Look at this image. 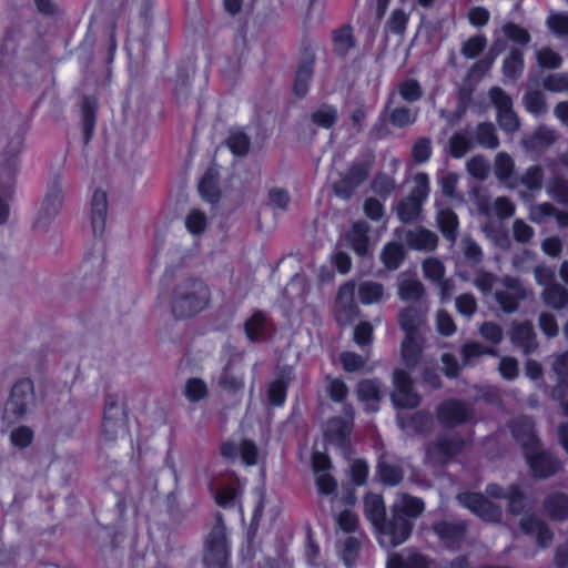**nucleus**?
<instances>
[{"instance_id":"obj_1","label":"nucleus","mask_w":568,"mask_h":568,"mask_svg":"<svg viewBox=\"0 0 568 568\" xmlns=\"http://www.w3.org/2000/svg\"><path fill=\"white\" fill-rule=\"evenodd\" d=\"M424 321V315L414 307H407L399 314V324L405 332V339L402 343V363L408 371L417 367L423 368V379L434 388L440 386V378L436 372L429 371L422 351V338L418 332Z\"/></svg>"},{"instance_id":"obj_2","label":"nucleus","mask_w":568,"mask_h":568,"mask_svg":"<svg viewBox=\"0 0 568 568\" xmlns=\"http://www.w3.org/2000/svg\"><path fill=\"white\" fill-rule=\"evenodd\" d=\"M425 508L420 498L399 494L393 504V519L381 530L378 542L383 548H394L410 536L412 518L418 517Z\"/></svg>"},{"instance_id":"obj_3","label":"nucleus","mask_w":568,"mask_h":568,"mask_svg":"<svg viewBox=\"0 0 568 568\" xmlns=\"http://www.w3.org/2000/svg\"><path fill=\"white\" fill-rule=\"evenodd\" d=\"M511 433L523 446L527 463L536 477H547L557 470L558 460L550 453L540 449L534 423L529 417L524 416L514 420Z\"/></svg>"},{"instance_id":"obj_4","label":"nucleus","mask_w":568,"mask_h":568,"mask_svg":"<svg viewBox=\"0 0 568 568\" xmlns=\"http://www.w3.org/2000/svg\"><path fill=\"white\" fill-rule=\"evenodd\" d=\"M209 302L206 284L200 278H185L174 288L170 306L176 318H186L202 312Z\"/></svg>"},{"instance_id":"obj_5","label":"nucleus","mask_w":568,"mask_h":568,"mask_svg":"<svg viewBox=\"0 0 568 568\" xmlns=\"http://www.w3.org/2000/svg\"><path fill=\"white\" fill-rule=\"evenodd\" d=\"M497 282L501 284L503 288L496 290V302L504 312H515L519 302L526 297V290L518 278L505 276L498 280L494 274L480 271L476 275L474 284L484 295H488Z\"/></svg>"},{"instance_id":"obj_6","label":"nucleus","mask_w":568,"mask_h":568,"mask_svg":"<svg viewBox=\"0 0 568 568\" xmlns=\"http://www.w3.org/2000/svg\"><path fill=\"white\" fill-rule=\"evenodd\" d=\"M22 141L20 138L12 141L10 149L2 155L0 161L3 176L0 180V225L9 219V202L13 195V178L17 166V156L21 150Z\"/></svg>"},{"instance_id":"obj_7","label":"nucleus","mask_w":568,"mask_h":568,"mask_svg":"<svg viewBox=\"0 0 568 568\" xmlns=\"http://www.w3.org/2000/svg\"><path fill=\"white\" fill-rule=\"evenodd\" d=\"M227 558L225 527L219 520L206 537L203 560L207 568H227Z\"/></svg>"},{"instance_id":"obj_8","label":"nucleus","mask_w":568,"mask_h":568,"mask_svg":"<svg viewBox=\"0 0 568 568\" xmlns=\"http://www.w3.org/2000/svg\"><path fill=\"white\" fill-rule=\"evenodd\" d=\"M354 409L349 405L343 408L342 417L329 419L324 428V436L328 444L336 446L346 454L349 449V434L353 427Z\"/></svg>"},{"instance_id":"obj_9","label":"nucleus","mask_w":568,"mask_h":568,"mask_svg":"<svg viewBox=\"0 0 568 568\" xmlns=\"http://www.w3.org/2000/svg\"><path fill=\"white\" fill-rule=\"evenodd\" d=\"M33 399V384L28 378L18 381L12 389L10 397L4 406L3 420L8 424L14 423L22 417L29 404Z\"/></svg>"},{"instance_id":"obj_10","label":"nucleus","mask_w":568,"mask_h":568,"mask_svg":"<svg viewBox=\"0 0 568 568\" xmlns=\"http://www.w3.org/2000/svg\"><path fill=\"white\" fill-rule=\"evenodd\" d=\"M489 98L497 110V121L501 130L513 133L519 128V120L513 110V101L500 88H493Z\"/></svg>"},{"instance_id":"obj_11","label":"nucleus","mask_w":568,"mask_h":568,"mask_svg":"<svg viewBox=\"0 0 568 568\" xmlns=\"http://www.w3.org/2000/svg\"><path fill=\"white\" fill-rule=\"evenodd\" d=\"M393 383L392 402L397 408H414L419 404V396L413 389L408 372L396 368L393 375Z\"/></svg>"},{"instance_id":"obj_12","label":"nucleus","mask_w":568,"mask_h":568,"mask_svg":"<svg viewBox=\"0 0 568 568\" xmlns=\"http://www.w3.org/2000/svg\"><path fill=\"white\" fill-rule=\"evenodd\" d=\"M64 187L58 181L53 182L49 186L44 200L38 212V217L36 221L37 226H44L60 213L64 202Z\"/></svg>"},{"instance_id":"obj_13","label":"nucleus","mask_w":568,"mask_h":568,"mask_svg":"<svg viewBox=\"0 0 568 568\" xmlns=\"http://www.w3.org/2000/svg\"><path fill=\"white\" fill-rule=\"evenodd\" d=\"M459 504L485 521L495 523L501 518V509L479 494L464 493L457 497Z\"/></svg>"},{"instance_id":"obj_14","label":"nucleus","mask_w":568,"mask_h":568,"mask_svg":"<svg viewBox=\"0 0 568 568\" xmlns=\"http://www.w3.org/2000/svg\"><path fill=\"white\" fill-rule=\"evenodd\" d=\"M354 295L355 283L353 281H348L343 284L337 292L335 316L341 325L349 324L358 312Z\"/></svg>"},{"instance_id":"obj_15","label":"nucleus","mask_w":568,"mask_h":568,"mask_svg":"<svg viewBox=\"0 0 568 568\" xmlns=\"http://www.w3.org/2000/svg\"><path fill=\"white\" fill-rule=\"evenodd\" d=\"M312 467L318 493L322 495H333L336 490L337 483L328 473L331 468L328 456L325 453L313 452Z\"/></svg>"},{"instance_id":"obj_16","label":"nucleus","mask_w":568,"mask_h":568,"mask_svg":"<svg viewBox=\"0 0 568 568\" xmlns=\"http://www.w3.org/2000/svg\"><path fill=\"white\" fill-rule=\"evenodd\" d=\"M253 494L256 505L253 510L251 530L258 526L263 516L273 521L281 511L280 503L275 498L266 496L264 486L256 487Z\"/></svg>"},{"instance_id":"obj_17","label":"nucleus","mask_w":568,"mask_h":568,"mask_svg":"<svg viewBox=\"0 0 568 568\" xmlns=\"http://www.w3.org/2000/svg\"><path fill=\"white\" fill-rule=\"evenodd\" d=\"M465 443L455 434L440 437L434 445L427 448V457L439 463H447L457 455Z\"/></svg>"},{"instance_id":"obj_18","label":"nucleus","mask_w":568,"mask_h":568,"mask_svg":"<svg viewBox=\"0 0 568 568\" xmlns=\"http://www.w3.org/2000/svg\"><path fill=\"white\" fill-rule=\"evenodd\" d=\"M124 425V410L118 396L109 395L103 412V430L113 435Z\"/></svg>"},{"instance_id":"obj_19","label":"nucleus","mask_w":568,"mask_h":568,"mask_svg":"<svg viewBox=\"0 0 568 568\" xmlns=\"http://www.w3.org/2000/svg\"><path fill=\"white\" fill-rule=\"evenodd\" d=\"M403 233V229H397L395 231V235L398 239H402ZM405 241L407 245L413 250L432 251L436 247L438 237L434 232L418 227L405 232Z\"/></svg>"},{"instance_id":"obj_20","label":"nucleus","mask_w":568,"mask_h":568,"mask_svg":"<svg viewBox=\"0 0 568 568\" xmlns=\"http://www.w3.org/2000/svg\"><path fill=\"white\" fill-rule=\"evenodd\" d=\"M368 174L365 164H354L348 173L337 182H333L336 195L343 199L351 196L353 191L366 179Z\"/></svg>"},{"instance_id":"obj_21","label":"nucleus","mask_w":568,"mask_h":568,"mask_svg":"<svg viewBox=\"0 0 568 568\" xmlns=\"http://www.w3.org/2000/svg\"><path fill=\"white\" fill-rule=\"evenodd\" d=\"M108 214V197L102 190H95L90 204V219L94 236H101L104 231Z\"/></svg>"},{"instance_id":"obj_22","label":"nucleus","mask_w":568,"mask_h":568,"mask_svg":"<svg viewBox=\"0 0 568 568\" xmlns=\"http://www.w3.org/2000/svg\"><path fill=\"white\" fill-rule=\"evenodd\" d=\"M486 494L491 498H504L508 501L509 511L520 514L525 508V498L517 485H510L507 489L491 484L486 488Z\"/></svg>"},{"instance_id":"obj_23","label":"nucleus","mask_w":568,"mask_h":568,"mask_svg":"<svg viewBox=\"0 0 568 568\" xmlns=\"http://www.w3.org/2000/svg\"><path fill=\"white\" fill-rule=\"evenodd\" d=\"M222 456L232 459L241 456L242 463L252 466L257 463L258 452L253 442L243 440L240 444H235L233 442H227L222 445L221 448Z\"/></svg>"},{"instance_id":"obj_24","label":"nucleus","mask_w":568,"mask_h":568,"mask_svg":"<svg viewBox=\"0 0 568 568\" xmlns=\"http://www.w3.org/2000/svg\"><path fill=\"white\" fill-rule=\"evenodd\" d=\"M364 510L378 538L381 530L388 524L385 519L386 509L383 497L378 494H367L364 500Z\"/></svg>"},{"instance_id":"obj_25","label":"nucleus","mask_w":568,"mask_h":568,"mask_svg":"<svg viewBox=\"0 0 568 568\" xmlns=\"http://www.w3.org/2000/svg\"><path fill=\"white\" fill-rule=\"evenodd\" d=\"M439 420L446 425H456L470 418V409L457 400L444 402L437 410Z\"/></svg>"},{"instance_id":"obj_26","label":"nucleus","mask_w":568,"mask_h":568,"mask_svg":"<svg viewBox=\"0 0 568 568\" xmlns=\"http://www.w3.org/2000/svg\"><path fill=\"white\" fill-rule=\"evenodd\" d=\"M510 339L513 344L521 348L525 354L534 352L537 347L534 326L529 322L514 324Z\"/></svg>"},{"instance_id":"obj_27","label":"nucleus","mask_w":568,"mask_h":568,"mask_svg":"<svg viewBox=\"0 0 568 568\" xmlns=\"http://www.w3.org/2000/svg\"><path fill=\"white\" fill-rule=\"evenodd\" d=\"M209 488L214 494L217 505L229 507L235 500L240 486L235 480L230 478L224 481L212 479L209 483Z\"/></svg>"},{"instance_id":"obj_28","label":"nucleus","mask_w":568,"mask_h":568,"mask_svg":"<svg viewBox=\"0 0 568 568\" xmlns=\"http://www.w3.org/2000/svg\"><path fill=\"white\" fill-rule=\"evenodd\" d=\"M515 163L513 158L500 152L496 155L494 172L496 178L509 189L518 186V178L514 175Z\"/></svg>"},{"instance_id":"obj_29","label":"nucleus","mask_w":568,"mask_h":568,"mask_svg":"<svg viewBox=\"0 0 568 568\" xmlns=\"http://www.w3.org/2000/svg\"><path fill=\"white\" fill-rule=\"evenodd\" d=\"M382 386L378 381L366 379L358 384V399L365 404V409L367 412L378 410V402L382 397Z\"/></svg>"},{"instance_id":"obj_30","label":"nucleus","mask_w":568,"mask_h":568,"mask_svg":"<svg viewBox=\"0 0 568 568\" xmlns=\"http://www.w3.org/2000/svg\"><path fill=\"white\" fill-rule=\"evenodd\" d=\"M436 535L439 539L448 547L456 548L459 547L464 539L465 535V525L464 523H439L434 527Z\"/></svg>"},{"instance_id":"obj_31","label":"nucleus","mask_w":568,"mask_h":568,"mask_svg":"<svg viewBox=\"0 0 568 568\" xmlns=\"http://www.w3.org/2000/svg\"><path fill=\"white\" fill-rule=\"evenodd\" d=\"M520 529L526 535H535L538 545L542 548L549 546L552 540V534L549 528L536 517L531 516L521 519Z\"/></svg>"},{"instance_id":"obj_32","label":"nucleus","mask_w":568,"mask_h":568,"mask_svg":"<svg viewBox=\"0 0 568 568\" xmlns=\"http://www.w3.org/2000/svg\"><path fill=\"white\" fill-rule=\"evenodd\" d=\"M412 10L413 4L408 3L406 0H402L400 7L392 11L386 22V30L394 34H403L409 21Z\"/></svg>"},{"instance_id":"obj_33","label":"nucleus","mask_w":568,"mask_h":568,"mask_svg":"<svg viewBox=\"0 0 568 568\" xmlns=\"http://www.w3.org/2000/svg\"><path fill=\"white\" fill-rule=\"evenodd\" d=\"M386 568H428V562L420 554L404 550L400 554L390 555Z\"/></svg>"},{"instance_id":"obj_34","label":"nucleus","mask_w":568,"mask_h":568,"mask_svg":"<svg viewBox=\"0 0 568 568\" xmlns=\"http://www.w3.org/2000/svg\"><path fill=\"white\" fill-rule=\"evenodd\" d=\"M557 140V132L548 126H539L531 136L524 140L527 151H542Z\"/></svg>"},{"instance_id":"obj_35","label":"nucleus","mask_w":568,"mask_h":568,"mask_svg":"<svg viewBox=\"0 0 568 568\" xmlns=\"http://www.w3.org/2000/svg\"><path fill=\"white\" fill-rule=\"evenodd\" d=\"M367 232V223L359 221L353 224L352 230L347 234V241L349 245L359 256H365L369 253Z\"/></svg>"},{"instance_id":"obj_36","label":"nucleus","mask_w":568,"mask_h":568,"mask_svg":"<svg viewBox=\"0 0 568 568\" xmlns=\"http://www.w3.org/2000/svg\"><path fill=\"white\" fill-rule=\"evenodd\" d=\"M550 216H555L559 227L568 226V213L557 211L550 203H541L530 209V219L536 223H542Z\"/></svg>"},{"instance_id":"obj_37","label":"nucleus","mask_w":568,"mask_h":568,"mask_svg":"<svg viewBox=\"0 0 568 568\" xmlns=\"http://www.w3.org/2000/svg\"><path fill=\"white\" fill-rule=\"evenodd\" d=\"M219 172L212 166L206 170L199 182V192L203 200L215 203L220 199V191L216 185Z\"/></svg>"},{"instance_id":"obj_38","label":"nucleus","mask_w":568,"mask_h":568,"mask_svg":"<svg viewBox=\"0 0 568 568\" xmlns=\"http://www.w3.org/2000/svg\"><path fill=\"white\" fill-rule=\"evenodd\" d=\"M396 419L403 430H412L416 434H422L432 424V417L425 413H416L408 417L405 413L399 412Z\"/></svg>"},{"instance_id":"obj_39","label":"nucleus","mask_w":568,"mask_h":568,"mask_svg":"<svg viewBox=\"0 0 568 568\" xmlns=\"http://www.w3.org/2000/svg\"><path fill=\"white\" fill-rule=\"evenodd\" d=\"M541 298L548 307L557 311L568 306V291L559 284L545 287L541 293Z\"/></svg>"},{"instance_id":"obj_40","label":"nucleus","mask_w":568,"mask_h":568,"mask_svg":"<svg viewBox=\"0 0 568 568\" xmlns=\"http://www.w3.org/2000/svg\"><path fill=\"white\" fill-rule=\"evenodd\" d=\"M384 294V286L375 281H365L358 286V297L361 303L364 305L379 303L383 300Z\"/></svg>"},{"instance_id":"obj_41","label":"nucleus","mask_w":568,"mask_h":568,"mask_svg":"<svg viewBox=\"0 0 568 568\" xmlns=\"http://www.w3.org/2000/svg\"><path fill=\"white\" fill-rule=\"evenodd\" d=\"M424 294V286L413 277L402 276L398 283V296L402 301H418Z\"/></svg>"},{"instance_id":"obj_42","label":"nucleus","mask_w":568,"mask_h":568,"mask_svg":"<svg viewBox=\"0 0 568 568\" xmlns=\"http://www.w3.org/2000/svg\"><path fill=\"white\" fill-rule=\"evenodd\" d=\"M377 473L381 481L389 486L397 485L403 478V471L400 467L397 464L388 460L386 457L378 462Z\"/></svg>"},{"instance_id":"obj_43","label":"nucleus","mask_w":568,"mask_h":568,"mask_svg":"<svg viewBox=\"0 0 568 568\" xmlns=\"http://www.w3.org/2000/svg\"><path fill=\"white\" fill-rule=\"evenodd\" d=\"M437 222L443 235L454 242L457 235V215L449 209H443L437 213Z\"/></svg>"},{"instance_id":"obj_44","label":"nucleus","mask_w":568,"mask_h":568,"mask_svg":"<svg viewBox=\"0 0 568 568\" xmlns=\"http://www.w3.org/2000/svg\"><path fill=\"white\" fill-rule=\"evenodd\" d=\"M545 509L550 518L564 519L568 516V497L564 494H552L545 501Z\"/></svg>"},{"instance_id":"obj_45","label":"nucleus","mask_w":568,"mask_h":568,"mask_svg":"<svg viewBox=\"0 0 568 568\" xmlns=\"http://www.w3.org/2000/svg\"><path fill=\"white\" fill-rule=\"evenodd\" d=\"M104 255H103V245L98 242L94 244L92 252H87L82 264L81 271L84 275H88L93 272H100L103 267Z\"/></svg>"},{"instance_id":"obj_46","label":"nucleus","mask_w":568,"mask_h":568,"mask_svg":"<svg viewBox=\"0 0 568 568\" xmlns=\"http://www.w3.org/2000/svg\"><path fill=\"white\" fill-rule=\"evenodd\" d=\"M267 322L263 313L255 312L245 323V333L251 341L266 337Z\"/></svg>"},{"instance_id":"obj_47","label":"nucleus","mask_w":568,"mask_h":568,"mask_svg":"<svg viewBox=\"0 0 568 568\" xmlns=\"http://www.w3.org/2000/svg\"><path fill=\"white\" fill-rule=\"evenodd\" d=\"M404 248L400 244L390 242L382 251L381 260L388 270H396L404 260Z\"/></svg>"},{"instance_id":"obj_48","label":"nucleus","mask_w":568,"mask_h":568,"mask_svg":"<svg viewBox=\"0 0 568 568\" xmlns=\"http://www.w3.org/2000/svg\"><path fill=\"white\" fill-rule=\"evenodd\" d=\"M422 205V201L407 196L397 205L398 219L404 223L417 220L420 214Z\"/></svg>"},{"instance_id":"obj_49","label":"nucleus","mask_w":568,"mask_h":568,"mask_svg":"<svg viewBox=\"0 0 568 568\" xmlns=\"http://www.w3.org/2000/svg\"><path fill=\"white\" fill-rule=\"evenodd\" d=\"M524 57L520 50H511L508 57L504 60L503 71L507 79L515 80L523 73Z\"/></svg>"},{"instance_id":"obj_50","label":"nucleus","mask_w":568,"mask_h":568,"mask_svg":"<svg viewBox=\"0 0 568 568\" xmlns=\"http://www.w3.org/2000/svg\"><path fill=\"white\" fill-rule=\"evenodd\" d=\"M550 197L559 203L568 204V180L561 176L552 178L546 186Z\"/></svg>"},{"instance_id":"obj_51","label":"nucleus","mask_w":568,"mask_h":568,"mask_svg":"<svg viewBox=\"0 0 568 568\" xmlns=\"http://www.w3.org/2000/svg\"><path fill=\"white\" fill-rule=\"evenodd\" d=\"M501 33L507 40L516 44L525 45L530 41V34L528 30L513 22L505 23L501 27Z\"/></svg>"},{"instance_id":"obj_52","label":"nucleus","mask_w":568,"mask_h":568,"mask_svg":"<svg viewBox=\"0 0 568 568\" xmlns=\"http://www.w3.org/2000/svg\"><path fill=\"white\" fill-rule=\"evenodd\" d=\"M291 371L283 377L274 381L268 386V400L272 405L281 406L286 399L287 382L290 379Z\"/></svg>"},{"instance_id":"obj_53","label":"nucleus","mask_w":568,"mask_h":568,"mask_svg":"<svg viewBox=\"0 0 568 568\" xmlns=\"http://www.w3.org/2000/svg\"><path fill=\"white\" fill-rule=\"evenodd\" d=\"M544 173L539 165H532L518 179V185H524L529 191H538L542 185Z\"/></svg>"},{"instance_id":"obj_54","label":"nucleus","mask_w":568,"mask_h":568,"mask_svg":"<svg viewBox=\"0 0 568 568\" xmlns=\"http://www.w3.org/2000/svg\"><path fill=\"white\" fill-rule=\"evenodd\" d=\"M336 120L337 111L332 105L323 104L312 113V122L324 129H329Z\"/></svg>"},{"instance_id":"obj_55","label":"nucleus","mask_w":568,"mask_h":568,"mask_svg":"<svg viewBox=\"0 0 568 568\" xmlns=\"http://www.w3.org/2000/svg\"><path fill=\"white\" fill-rule=\"evenodd\" d=\"M312 78V62H305L302 65H300L294 85L293 91L294 94L297 97H304L308 90V84Z\"/></svg>"},{"instance_id":"obj_56","label":"nucleus","mask_w":568,"mask_h":568,"mask_svg":"<svg viewBox=\"0 0 568 568\" xmlns=\"http://www.w3.org/2000/svg\"><path fill=\"white\" fill-rule=\"evenodd\" d=\"M333 43L335 51L339 55H344L354 45L352 30L349 27H342L333 32Z\"/></svg>"},{"instance_id":"obj_57","label":"nucleus","mask_w":568,"mask_h":568,"mask_svg":"<svg viewBox=\"0 0 568 568\" xmlns=\"http://www.w3.org/2000/svg\"><path fill=\"white\" fill-rule=\"evenodd\" d=\"M554 372L558 377L559 386L552 390V397L559 398L561 396L560 387L568 386V352L559 355L554 363Z\"/></svg>"},{"instance_id":"obj_58","label":"nucleus","mask_w":568,"mask_h":568,"mask_svg":"<svg viewBox=\"0 0 568 568\" xmlns=\"http://www.w3.org/2000/svg\"><path fill=\"white\" fill-rule=\"evenodd\" d=\"M524 104L535 116L544 114L547 110L545 97L540 91H528L524 97Z\"/></svg>"},{"instance_id":"obj_59","label":"nucleus","mask_w":568,"mask_h":568,"mask_svg":"<svg viewBox=\"0 0 568 568\" xmlns=\"http://www.w3.org/2000/svg\"><path fill=\"white\" fill-rule=\"evenodd\" d=\"M477 142L484 148L496 149L499 144L495 126L491 123H481L477 126Z\"/></svg>"},{"instance_id":"obj_60","label":"nucleus","mask_w":568,"mask_h":568,"mask_svg":"<svg viewBox=\"0 0 568 568\" xmlns=\"http://www.w3.org/2000/svg\"><path fill=\"white\" fill-rule=\"evenodd\" d=\"M207 225L206 216L203 212L194 209L185 217V227L189 233L197 236L204 232Z\"/></svg>"},{"instance_id":"obj_61","label":"nucleus","mask_w":568,"mask_h":568,"mask_svg":"<svg viewBox=\"0 0 568 568\" xmlns=\"http://www.w3.org/2000/svg\"><path fill=\"white\" fill-rule=\"evenodd\" d=\"M473 146L470 138L466 133H456L449 140V151L454 158H463Z\"/></svg>"},{"instance_id":"obj_62","label":"nucleus","mask_w":568,"mask_h":568,"mask_svg":"<svg viewBox=\"0 0 568 568\" xmlns=\"http://www.w3.org/2000/svg\"><path fill=\"white\" fill-rule=\"evenodd\" d=\"M542 87L545 90L555 93L568 92V72L566 73H552L547 75L542 80Z\"/></svg>"},{"instance_id":"obj_63","label":"nucleus","mask_w":568,"mask_h":568,"mask_svg":"<svg viewBox=\"0 0 568 568\" xmlns=\"http://www.w3.org/2000/svg\"><path fill=\"white\" fill-rule=\"evenodd\" d=\"M547 27L558 37H568V14L551 12L547 18Z\"/></svg>"},{"instance_id":"obj_64","label":"nucleus","mask_w":568,"mask_h":568,"mask_svg":"<svg viewBox=\"0 0 568 568\" xmlns=\"http://www.w3.org/2000/svg\"><path fill=\"white\" fill-rule=\"evenodd\" d=\"M487 44V39L484 36H475L464 42L462 47V54L467 59L476 58Z\"/></svg>"}]
</instances>
